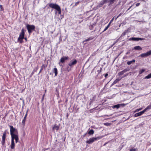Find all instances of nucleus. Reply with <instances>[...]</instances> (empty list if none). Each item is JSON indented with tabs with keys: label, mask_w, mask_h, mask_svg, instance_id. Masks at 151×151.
Masks as SVG:
<instances>
[{
	"label": "nucleus",
	"mask_w": 151,
	"mask_h": 151,
	"mask_svg": "<svg viewBox=\"0 0 151 151\" xmlns=\"http://www.w3.org/2000/svg\"><path fill=\"white\" fill-rule=\"evenodd\" d=\"M132 6H130L129 7V8L128 9V10H129V9H130V8H131Z\"/></svg>",
	"instance_id": "obj_54"
},
{
	"label": "nucleus",
	"mask_w": 151,
	"mask_h": 151,
	"mask_svg": "<svg viewBox=\"0 0 151 151\" xmlns=\"http://www.w3.org/2000/svg\"><path fill=\"white\" fill-rule=\"evenodd\" d=\"M15 140V142L16 143H17L18 142V141L19 140V138H13L12 137L11 139V143L10 145V147L11 149H14L15 147V143L14 142V139Z\"/></svg>",
	"instance_id": "obj_5"
},
{
	"label": "nucleus",
	"mask_w": 151,
	"mask_h": 151,
	"mask_svg": "<svg viewBox=\"0 0 151 151\" xmlns=\"http://www.w3.org/2000/svg\"><path fill=\"white\" fill-rule=\"evenodd\" d=\"M71 69L70 68H69V67L68 66L67 68V70L68 72H69L70 70Z\"/></svg>",
	"instance_id": "obj_39"
},
{
	"label": "nucleus",
	"mask_w": 151,
	"mask_h": 151,
	"mask_svg": "<svg viewBox=\"0 0 151 151\" xmlns=\"http://www.w3.org/2000/svg\"><path fill=\"white\" fill-rule=\"evenodd\" d=\"M134 49L136 50H141L142 49V48L139 46H137L134 47Z\"/></svg>",
	"instance_id": "obj_14"
},
{
	"label": "nucleus",
	"mask_w": 151,
	"mask_h": 151,
	"mask_svg": "<svg viewBox=\"0 0 151 151\" xmlns=\"http://www.w3.org/2000/svg\"><path fill=\"white\" fill-rule=\"evenodd\" d=\"M108 73H106L105 75V78H107V77L108 76Z\"/></svg>",
	"instance_id": "obj_45"
},
{
	"label": "nucleus",
	"mask_w": 151,
	"mask_h": 151,
	"mask_svg": "<svg viewBox=\"0 0 151 151\" xmlns=\"http://www.w3.org/2000/svg\"><path fill=\"white\" fill-rule=\"evenodd\" d=\"M49 7L52 9H55L58 12L59 14H60L61 13V8L60 6L55 3H50L48 4Z\"/></svg>",
	"instance_id": "obj_2"
},
{
	"label": "nucleus",
	"mask_w": 151,
	"mask_h": 151,
	"mask_svg": "<svg viewBox=\"0 0 151 151\" xmlns=\"http://www.w3.org/2000/svg\"><path fill=\"white\" fill-rule=\"evenodd\" d=\"M24 38V39L25 40H26V41H27V38L25 37V38Z\"/></svg>",
	"instance_id": "obj_55"
},
{
	"label": "nucleus",
	"mask_w": 151,
	"mask_h": 151,
	"mask_svg": "<svg viewBox=\"0 0 151 151\" xmlns=\"http://www.w3.org/2000/svg\"><path fill=\"white\" fill-rule=\"evenodd\" d=\"M38 69V66H37L33 70V71L35 73L36 72Z\"/></svg>",
	"instance_id": "obj_25"
},
{
	"label": "nucleus",
	"mask_w": 151,
	"mask_h": 151,
	"mask_svg": "<svg viewBox=\"0 0 151 151\" xmlns=\"http://www.w3.org/2000/svg\"><path fill=\"white\" fill-rule=\"evenodd\" d=\"M142 109V108H140L139 109H137L134 111V112H135L139 111L141 110Z\"/></svg>",
	"instance_id": "obj_35"
},
{
	"label": "nucleus",
	"mask_w": 151,
	"mask_h": 151,
	"mask_svg": "<svg viewBox=\"0 0 151 151\" xmlns=\"http://www.w3.org/2000/svg\"><path fill=\"white\" fill-rule=\"evenodd\" d=\"M94 132L93 130L92 129H91L89 130L88 133L89 135H91L93 134Z\"/></svg>",
	"instance_id": "obj_19"
},
{
	"label": "nucleus",
	"mask_w": 151,
	"mask_h": 151,
	"mask_svg": "<svg viewBox=\"0 0 151 151\" xmlns=\"http://www.w3.org/2000/svg\"><path fill=\"white\" fill-rule=\"evenodd\" d=\"M94 38V37H89L87 39L85 40L84 41V42H87L89 40H92Z\"/></svg>",
	"instance_id": "obj_20"
},
{
	"label": "nucleus",
	"mask_w": 151,
	"mask_h": 151,
	"mask_svg": "<svg viewBox=\"0 0 151 151\" xmlns=\"http://www.w3.org/2000/svg\"><path fill=\"white\" fill-rule=\"evenodd\" d=\"M52 72H54L55 74V76H57L58 75V70L56 68H55L53 69L52 70Z\"/></svg>",
	"instance_id": "obj_15"
},
{
	"label": "nucleus",
	"mask_w": 151,
	"mask_h": 151,
	"mask_svg": "<svg viewBox=\"0 0 151 151\" xmlns=\"http://www.w3.org/2000/svg\"><path fill=\"white\" fill-rule=\"evenodd\" d=\"M151 78V73L145 76L144 79H149Z\"/></svg>",
	"instance_id": "obj_23"
},
{
	"label": "nucleus",
	"mask_w": 151,
	"mask_h": 151,
	"mask_svg": "<svg viewBox=\"0 0 151 151\" xmlns=\"http://www.w3.org/2000/svg\"><path fill=\"white\" fill-rule=\"evenodd\" d=\"M116 42H115L110 47H112Z\"/></svg>",
	"instance_id": "obj_48"
},
{
	"label": "nucleus",
	"mask_w": 151,
	"mask_h": 151,
	"mask_svg": "<svg viewBox=\"0 0 151 151\" xmlns=\"http://www.w3.org/2000/svg\"><path fill=\"white\" fill-rule=\"evenodd\" d=\"M26 28L29 34H31L33 31H35V26L33 25H29L27 24L26 26Z\"/></svg>",
	"instance_id": "obj_3"
},
{
	"label": "nucleus",
	"mask_w": 151,
	"mask_h": 151,
	"mask_svg": "<svg viewBox=\"0 0 151 151\" xmlns=\"http://www.w3.org/2000/svg\"><path fill=\"white\" fill-rule=\"evenodd\" d=\"M150 52L151 53V50H150Z\"/></svg>",
	"instance_id": "obj_63"
},
{
	"label": "nucleus",
	"mask_w": 151,
	"mask_h": 151,
	"mask_svg": "<svg viewBox=\"0 0 151 151\" xmlns=\"http://www.w3.org/2000/svg\"><path fill=\"white\" fill-rule=\"evenodd\" d=\"M122 78L120 79L117 78L116 79L113 83L112 85H114L118 81H120Z\"/></svg>",
	"instance_id": "obj_16"
},
{
	"label": "nucleus",
	"mask_w": 151,
	"mask_h": 151,
	"mask_svg": "<svg viewBox=\"0 0 151 151\" xmlns=\"http://www.w3.org/2000/svg\"><path fill=\"white\" fill-rule=\"evenodd\" d=\"M106 144H107V143H105V144H104V145H105Z\"/></svg>",
	"instance_id": "obj_62"
},
{
	"label": "nucleus",
	"mask_w": 151,
	"mask_h": 151,
	"mask_svg": "<svg viewBox=\"0 0 151 151\" xmlns=\"http://www.w3.org/2000/svg\"><path fill=\"white\" fill-rule=\"evenodd\" d=\"M105 116H109L108 115H105Z\"/></svg>",
	"instance_id": "obj_60"
},
{
	"label": "nucleus",
	"mask_w": 151,
	"mask_h": 151,
	"mask_svg": "<svg viewBox=\"0 0 151 151\" xmlns=\"http://www.w3.org/2000/svg\"><path fill=\"white\" fill-rule=\"evenodd\" d=\"M118 18V17H117V16L116 17H115V20H116Z\"/></svg>",
	"instance_id": "obj_56"
},
{
	"label": "nucleus",
	"mask_w": 151,
	"mask_h": 151,
	"mask_svg": "<svg viewBox=\"0 0 151 151\" xmlns=\"http://www.w3.org/2000/svg\"><path fill=\"white\" fill-rule=\"evenodd\" d=\"M93 25L92 24L91 25L89 26V28L91 30H92L93 29Z\"/></svg>",
	"instance_id": "obj_34"
},
{
	"label": "nucleus",
	"mask_w": 151,
	"mask_h": 151,
	"mask_svg": "<svg viewBox=\"0 0 151 151\" xmlns=\"http://www.w3.org/2000/svg\"><path fill=\"white\" fill-rule=\"evenodd\" d=\"M68 58L69 57L68 56H64L61 58L59 62V64H60V63H64L65 60H68Z\"/></svg>",
	"instance_id": "obj_8"
},
{
	"label": "nucleus",
	"mask_w": 151,
	"mask_h": 151,
	"mask_svg": "<svg viewBox=\"0 0 151 151\" xmlns=\"http://www.w3.org/2000/svg\"><path fill=\"white\" fill-rule=\"evenodd\" d=\"M140 4V3H137L136 4V6H139Z\"/></svg>",
	"instance_id": "obj_47"
},
{
	"label": "nucleus",
	"mask_w": 151,
	"mask_h": 151,
	"mask_svg": "<svg viewBox=\"0 0 151 151\" xmlns=\"http://www.w3.org/2000/svg\"><path fill=\"white\" fill-rule=\"evenodd\" d=\"M28 110L27 111L26 114H25V116H24V117H25L26 118V117H27V113H28Z\"/></svg>",
	"instance_id": "obj_44"
},
{
	"label": "nucleus",
	"mask_w": 151,
	"mask_h": 151,
	"mask_svg": "<svg viewBox=\"0 0 151 151\" xmlns=\"http://www.w3.org/2000/svg\"><path fill=\"white\" fill-rule=\"evenodd\" d=\"M0 8L1 9H2V5H0Z\"/></svg>",
	"instance_id": "obj_52"
},
{
	"label": "nucleus",
	"mask_w": 151,
	"mask_h": 151,
	"mask_svg": "<svg viewBox=\"0 0 151 151\" xmlns=\"http://www.w3.org/2000/svg\"><path fill=\"white\" fill-rule=\"evenodd\" d=\"M59 127L56 124H55L54 127H52V129L53 131H54L55 129L56 131H57L59 130Z\"/></svg>",
	"instance_id": "obj_13"
},
{
	"label": "nucleus",
	"mask_w": 151,
	"mask_h": 151,
	"mask_svg": "<svg viewBox=\"0 0 151 151\" xmlns=\"http://www.w3.org/2000/svg\"><path fill=\"white\" fill-rule=\"evenodd\" d=\"M145 71V70L144 69H142L139 72V74H141L143 73Z\"/></svg>",
	"instance_id": "obj_32"
},
{
	"label": "nucleus",
	"mask_w": 151,
	"mask_h": 151,
	"mask_svg": "<svg viewBox=\"0 0 151 151\" xmlns=\"http://www.w3.org/2000/svg\"><path fill=\"white\" fill-rule=\"evenodd\" d=\"M42 70H41V69H40V71H39V74H40V73L42 72Z\"/></svg>",
	"instance_id": "obj_53"
},
{
	"label": "nucleus",
	"mask_w": 151,
	"mask_h": 151,
	"mask_svg": "<svg viewBox=\"0 0 151 151\" xmlns=\"http://www.w3.org/2000/svg\"><path fill=\"white\" fill-rule=\"evenodd\" d=\"M80 2V1H78L76 2L75 4V5L74 6H77V5Z\"/></svg>",
	"instance_id": "obj_37"
},
{
	"label": "nucleus",
	"mask_w": 151,
	"mask_h": 151,
	"mask_svg": "<svg viewBox=\"0 0 151 151\" xmlns=\"http://www.w3.org/2000/svg\"><path fill=\"white\" fill-rule=\"evenodd\" d=\"M18 41H19V42L21 43H22L23 42V39L20 40H18Z\"/></svg>",
	"instance_id": "obj_41"
},
{
	"label": "nucleus",
	"mask_w": 151,
	"mask_h": 151,
	"mask_svg": "<svg viewBox=\"0 0 151 151\" xmlns=\"http://www.w3.org/2000/svg\"><path fill=\"white\" fill-rule=\"evenodd\" d=\"M145 112V111L144 110L142 111L139 112V113H137L134 114V116L135 117H137L142 115Z\"/></svg>",
	"instance_id": "obj_12"
},
{
	"label": "nucleus",
	"mask_w": 151,
	"mask_h": 151,
	"mask_svg": "<svg viewBox=\"0 0 151 151\" xmlns=\"http://www.w3.org/2000/svg\"><path fill=\"white\" fill-rule=\"evenodd\" d=\"M127 30H125L124 31L122 34L121 36H125L126 35V33L127 32Z\"/></svg>",
	"instance_id": "obj_27"
},
{
	"label": "nucleus",
	"mask_w": 151,
	"mask_h": 151,
	"mask_svg": "<svg viewBox=\"0 0 151 151\" xmlns=\"http://www.w3.org/2000/svg\"><path fill=\"white\" fill-rule=\"evenodd\" d=\"M151 109V104H150L146 108H145L144 110L145 111V112L148 109Z\"/></svg>",
	"instance_id": "obj_21"
},
{
	"label": "nucleus",
	"mask_w": 151,
	"mask_h": 151,
	"mask_svg": "<svg viewBox=\"0 0 151 151\" xmlns=\"http://www.w3.org/2000/svg\"><path fill=\"white\" fill-rule=\"evenodd\" d=\"M129 40L134 41V37H131L129 39Z\"/></svg>",
	"instance_id": "obj_43"
},
{
	"label": "nucleus",
	"mask_w": 151,
	"mask_h": 151,
	"mask_svg": "<svg viewBox=\"0 0 151 151\" xmlns=\"http://www.w3.org/2000/svg\"><path fill=\"white\" fill-rule=\"evenodd\" d=\"M10 134L11 137L19 138L18 132L17 129L13 127L12 125H9Z\"/></svg>",
	"instance_id": "obj_1"
},
{
	"label": "nucleus",
	"mask_w": 151,
	"mask_h": 151,
	"mask_svg": "<svg viewBox=\"0 0 151 151\" xmlns=\"http://www.w3.org/2000/svg\"><path fill=\"white\" fill-rule=\"evenodd\" d=\"M115 17H114L110 21V22L109 23V25H110V24L113 22V21L114 20V18Z\"/></svg>",
	"instance_id": "obj_40"
},
{
	"label": "nucleus",
	"mask_w": 151,
	"mask_h": 151,
	"mask_svg": "<svg viewBox=\"0 0 151 151\" xmlns=\"http://www.w3.org/2000/svg\"><path fill=\"white\" fill-rule=\"evenodd\" d=\"M128 53H129V52H127L126 53V54L127 55L128 54Z\"/></svg>",
	"instance_id": "obj_59"
},
{
	"label": "nucleus",
	"mask_w": 151,
	"mask_h": 151,
	"mask_svg": "<svg viewBox=\"0 0 151 151\" xmlns=\"http://www.w3.org/2000/svg\"><path fill=\"white\" fill-rule=\"evenodd\" d=\"M47 65L43 64L41 67V69L43 70L44 69H45L47 67Z\"/></svg>",
	"instance_id": "obj_22"
},
{
	"label": "nucleus",
	"mask_w": 151,
	"mask_h": 151,
	"mask_svg": "<svg viewBox=\"0 0 151 151\" xmlns=\"http://www.w3.org/2000/svg\"><path fill=\"white\" fill-rule=\"evenodd\" d=\"M106 1V0H104V1L102 3L101 5H103L104 3H105Z\"/></svg>",
	"instance_id": "obj_50"
},
{
	"label": "nucleus",
	"mask_w": 151,
	"mask_h": 151,
	"mask_svg": "<svg viewBox=\"0 0 151 151\" xmlns=\"http://www.w3.org/2000/svg\"><path fill=\"white\" fill-rule=\"evenodd\" d=\"M48 148H44L43 149L44 151H45L46 150H47L48 149Z\"/></svg>",
	"instance_id": "obj_49"
},
{
	"label": "nucleus",
	"mask_w": 151,
	"mask_h": 151,
	"mask_svg": "<svg viewBox=\"0 0 151 151\" xmlns=\"http://www.w3.org/2000/svg\"><path fill=\"white\" fill-rule=\"evenodd\" d=\"M77 62V60L76 59H74L72 61L69 63L68 65L69 66H70V67H72L73 65H74L76 64Z\"/></svg>",
	"instance_id": "obj_9"
},
{
	"label": "nucleus",
	"mask_w": 151,
	"mask_h": 151,
	"mask_svg": "<svg viewBox=\"0 0 151 151\" xmlns=\"http://www.w3.org/2000/svg\"><path fill=\"white\" fill-rule=\"evenodd\" d=\"M145 40L144 38L138 37H134V41L142 40Z\"/></svg>",
	"instance_id": "obj_18"
},
{
	"label": "nucleus",
	"mask_w": 151,
	"mask_h": 151,
	"mask_svg": "<svg viewBox=\"0 0 151 151\" xmlns=\"http://www.w3.org/2000/svg\"><path fill=\"white\" fill-rule=\"evenodd\" d=\"M129 70V69H125L123 70L122 71L119 72L118 73V75L119 76H121L123 74H124L125 72H127Z\"/></svg>",
	"instance_id": "obj_11"
},
{
	"label": "nucleus",
	"mask_w": 151,
	"mask_h": 151,
	"mask_svg": "<svg viewBox=\"0 0 151 151\" xmlns=\"http://www.w3.org/2000/svg\"><path fill=\"white\" fill-rule=\"evenodd\" d=\"M25 30L23 28L21 32L20 33L18 37L17 40H20L23 39L24 38V36L25 35Z\"/></svg>",
	"instance_id": "obj_6"
},
{
	"label": "nucleus",
	"mask_w": 151,
	"mask_h": 151,
	"mask_svg": "<svg viewBox=\"0 0 151 151\" xmlns=\"http://www.w3.org/2000/svg\"><path fill=\"white\" fill-rule=\"evenodd\" d=\"M116 0H110L109 1V2L110 3V4H113L114 2Z\"/></svg>",
	"instance_id": "obj_33"
},
{
	"label": "nucleus",
	"mask_w": 151,
	"mask_h": 151,
	"mask_svg": "<svg viewBox=\"0 0 151 151\" xmlns=\"http://www.w3.org/2000/svg\"><path fill=\"white\" fill-rule=\"evenodd\" d=\"M46 91H47V90L46 89L45 90V93H46Z\"/></svg>",
	"instance_id": "obj_57"
},
{
	"label": "nucleus",
	"mask_w": 151,
	"mask_h": 151,
	"mask_svg": "<svg viewBox=\"0 0 151 151\" xmlns=\"http://www.w3.org/2000/svg\"><path fill=\"white\" fill-rule=\"evenodd\" d=\"M6 137V130H5L3 133L2 136V141L1 142L2 144L4 145L5 144V140Z\"/></svg>",
	"instance_id": "obj_7"
},
{
	"label": "nucleus",
	"mask_w": 151,
	"mask_h": 151,
	"mask_svg": "<svg viewBox=\"0 0 151 151\" xmlns=\"http://www.w3.org/2000/svg\"><path fill=\"white\" fill-rule=\"evenodd\" d=\"M136 149H131L130 150V151H136Z\"/></svg>",
	"instance_id": "obj_42"
},
{
	"label": "nucleus",
	"mask_w": 151,
	"mask_h": 151,
	"mask_svg": "<svg viewBox=\"0 0 151 151\" xmlns=\"http://www.w3.org/2000/svg\"><path fill=\"white\" fill-rule=\"evenodd\" d=\"M141 0L143 1H145V0Z\"/></svg>",
	"instance_id": "obj_61"
},
{
	"label": "nucleus",
	"mask_w": 151,
	"mask_h": 151,
	"mask_svg": "<svg viewBox=\"0 0 151 151\" xmlns=\"http://www.w3.org/2000/svg\"><path fill=\"white\" fill-rule=\"evenodd\" d=\"M95 99H96V96H95L93 97L92 99H91V101H93L95 100Z\"/></svg>",
	"instance_id": "obj_38"
},
{
	"label": "nucleus",
	"mask_w": 151,
	"mask_h": 151,
	"mask_svg": "<svg viewBox=\"0 0 151 151\" xmlns=\"http://www.w3.org/2000/svg\"><path fill=\"white\" fill-rule=\"evenodd\" d=\"M102 70V68H100V70H97V72H98L97 75H99L101 72Z\"/></svg>",
	"instance_id": "obj_31"
},
{
	"label": "nucleus",
	"mask_w": 151,
	"mask_h": 151,
	"mask_svg": "<svg viewBox=\"0 0 151 151\" xmlns=\"http://www.w3.org/2000/svg\"><path fill=\"white\" fill-rule=\"evenodd\" d=\"M119 107H120L119 104L113 106L114 108H116L117 109H118Z\"/></svg>",
	"instance_id": "obj_29"
},
{
	"label": "nucleus",
	"mask_w": 151,
	"mask_h": 151,
	"mask_svg": "<svg viewBox=\"0 0 151 151\" xmlns=\"http://www.w3.org/2000/svg\"><path fill=\"white\" fill-rule=\"evenodd\" d=\"M86 133L85 134H84V137H85V136L86 135Z\"/></svg>",
	"instance_id": "obj_58"
},
{
	"label": "nucleus",
	"mask_w": 151,
	"mask_h": 151,
	"mask_svg": "<svg viewBox=\"0 0 151 151\" xmlns=\"http://www.w3.org/2000/svg\"><path fill=\"white\" fill-rule=\"evenodd\" d=\"M102 138L101 136H99L96 137H93L90 138L88 140L86 141V143L88 144H92L94 141L98 140L101 139Z\"/></svg>",
	"instance_id": "obj_4"
},
{
	"label": "nucleus",
	"mask_w": 151,
	"mask_h": 151,
	"mask_svg": "<svg viewBox=\"0 0 151 151\" xmlns=\"http://www.w3.org/2000/svg\"><path fill=\"white\" fill-rule=\"evenodd\" d=\"M127 104H119L120 107H124V106H125Z\"/></svg>",
	"instance_id": "obj_28"
},
{
	"label": "nucleus",
	"mask_w": 151,
	"mask_h": 151,
	"mask_svg": "<svg viewBox=\"0 0 151 151\" xmlns=\"http://www.w3.org/2000/svg\"><path fill=\"white\" fill-rule=\"evenodd\" d=\"M6 116H7V114H6V115H5V117H6Z\"/></svg>",
	"instance_id": "obj_64"
},
{
	"label": "nucleus",
	"mask_w": 151,
	"mask_h": 151,
	"mask_svg": "<svg viewBox=\"0 0 151 151\" xmlns=\"http://www.w3.org/2000/svg\"><path fill=\"white\" fill-rule=\"evenodd\" d=\"M122 14V13H120V14L119 15H118V16H117V17H119V16H121Z\"/></svg>",
	"instance_id": "obj_51"
},
{
	"label": "nucleus",
	"mask_w": 151,
	"mask_h": 151,
	"mask_svg": "<svg viewBox=\"0 0 151 151\" xmlns=\"http://www.w3.org/2000/svg\"><path fill=\"white\" fill-rule=\"evenodd\" d=\"M45 96V93L42 96V99L41 100V101H43L44 99V98Z\"/></svg>",
	"instance_id": "obj_36"
},
{
	"label": "nucleus",
	"mask_w": 151,
	"mask_h": 151,
	"mask_svg": "<svg viewBox=\"0 0 151 151\" xmlns=\"http://www.w3.org/2000/svg\"><path fill=\"white\" fill-rule=\"evenodd\" d=\"M109 26H110L109 24H108L107 25V26L105 28V29H104V31H103V32L106 31L108 28L109 27Z\"/></svg>",
	"instance_id": "obj_30"
},
{
	"label": "nucleus",
	"mask_w": 151,
	"mask_h": 151,
	"mask_svg": "<svg viewBox=\"0 0 151 151\" xmlns=\"http://www.w3.org/2000/svg\"><path fill=\"white\" fill-rule=\"evenodd\" d=\"M26 118L24 117V119L22 121V124L23 125H24L25 124V122L26 121Z\"/></svg>",
	"instance_id": "obj_24"
},
{
	"label": "nucleus",
	"mask_w": 151,
	"mask_h": 151,
	"mask_svg": "<svg viewBox=\"0 0 151 151\" xmlns=\"http://www.w3.org/2000/svg\"><path fill=\"white\" fill-rule=\"evenodd\" d=\"M104 124L106 126H110L111 125V123L106 122L104 123Z\"/></svg>",
	"instance_id": "obj_26"
},
{
	"label": "nucleus",
	"mask_w": 151,
	"mask_h": 151,
	"mask_svg": "<svg viewBox=\"0 0 151 151\" xmlns=\"http://www.w3.org/2000/svg\"><path fill=\"white\" fill-rule=\"evenodd\" d=\"M135 62V60L134 59H133L132 60L130 61H128L127 62V64L128 65H131L132 63H134Z\"/></svg>",
	"instance_id": "obj_17"
},
{
	"label": "nucleus",
	"mask_w": 151,
	"mask_h": 151,
	"mask_svg": "<svg viewBox=\"0 0 151 151\" xmlns=\"http://www.w3.org/2000/svg\"><path fill=\"white\" fill-rule=\"evenodd\" d=\"M35 73L33 71H32V73H31V74L30 75V76L31 77Z\"/></svg>",
	"instance_id": "obj_46"
},
{
	"label": "nucleus",
	"mask_w": 151,
	"mask_h": 151,
	"mask_svg": "<svg viewBox=\"0 0 151 151\" xmlns=\"http://www.w3.org/2000/svg\"><path fill=\"white\" fill-rule=\"evenodd\" d=\"M150 55H151V53L150 52V51H149L146 53L141 54L139 56L141 57H142L145 58Z\"/></svg>",
	"instance_id": "obj_10"
}]
</instances>
